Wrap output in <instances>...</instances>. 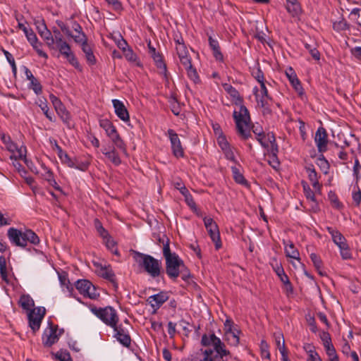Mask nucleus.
<instances>
[{
	"mask_svg": "<svg viewBox=\"0 0 361 361\" xmlns=\"http://www.w3.org/2000/svg\"><path fill=\"white\" fill-rule=\"evenodd\" d=\"M231 171L234 180L242 185L248 186V182L236 166H231Z\"/></svg>",
	"mask_w": 361,
	"mask_h": 361,
	"instance_id": "obj_28",
	"label": "nucleus"
},
{
	"mask_svg": "<svg viewBox=\"0 0 361 361\" xmlns=\"http://www.w3.org/2000/svg\"><path fill=\"white\" fill-rule=\"evenodd\" d=\"M326 229L331 235L333 241L338 245L339 249L341 248L343 245L344 247L348 245L345 237L338 231L335 230L332 227H327Z\"/></svg>",
	"mask_w": 361,
	"mask_h": 361,
	"instance_id": "obj_20",
	"label": "nucleus"
},
{
	"mask_svg": "<svg viewBox=\"0 0 361 361\" xmlns=\"http://www.w3.org/2000/svg\"><path fill=\"white\" fill-rule=\"evenodd\" d=\"M121 52L129 62L135 63L137 66H141L137 55L133 52L130 47H122Z\"/></svg>",
	"mask_w": 361,
	"mask_h": 361,
	"instance_id": "obj_21",
	"label": "nucleus"
},
{
	"mask_svg": "<svg viewBox=\"0 0 361 361\" xmlns=\"http://www.w3.org/2000/svg\"><path fill=\"white\" fill-rule=\"evenodd\" d=\"M102 152L116 166H118L121 163V160L118 157L114 147L110 150H107L106 147L102 149Z\"/></svg>",
	"mask_w": 361,
	"mask_h": 361,
	"instance_id": "obj_22",
	"label": "nucleus"
},
{
	"mask_svg": "<svg viewBox=\"0 0 361 361\" xmlns=\"http://www.w3.org/2000/svg\"><path fill=\"white\" fill-rule=\"evenodd\" d=\"M28 80L30 81L28 87L32 90L36 94H40L42 92V86L38 80L35 76H33Z\"/></svg>",
	"mask_w": 361,
	"mask_h": 361,
	"instance_id": "obj_35",
	"label": "nucleus"
},
{
	"mask_svg": "<svg viewBox=\"0 0 361 361\" xmlns=\"http://www.w3.org/2000/svg\"><path fill=\"white\" fill-rule=\"evenodd\" d=\"M169 244L170 240L169 238H166V240H163V255L165 259L173 255V252H171Z\"/></svg>",
	"mask_w": 361,
	"mask_h": 361,
	"instance_id": "obj_49",
	"label": "nucleus"
},
{
	"mask_svg": "<svg viewBox=\"0 0 361 361\" xmlns=\"http://www.w3.org/2000/svg\"><path fill=\"white\" fill-rule=\"evenodd\" d=\"M329 361H339L338 356L333 344L324 347Z\"/></svg>",
	"mask_w": 361,
	"mask_h": 361,
	"instance_id": "obj_42",
	"label": "nucleus"
},
{
	"mask_svg": "<svg viewBox=\"0 0 361 361\" xmlns=\"http://www.w3.org/2000/svg\"><path fill=\"white\" fill-rule=\"evenodd\" d=\"M82 51L85 54V58L90 65H94L96 63V59L93 54L91 47H82Z\"/></svg>",
	"mask_w": 361,
	"mask_h": 361,
	"instance_id": "obj_38",
	"label": "nucleus"
},
{
	"mask_svg": "<svg viewBox=\"0 0 361 361\" xmlns=\"http://www.w3.org/2000/svg\"><path fill=\"white\" fill-rule=\"evenodd\" d=\"M225 91L233 99H236L235 104H240V111H234L233 114V118L236 124L237 133L243 140H247L251 137L250 123V116L248 109L242 104L243 98L240 97L238 91L232 85L225 83L223 84Z\"/></svg>",
	"mask_w": 361,
	"mask_h": 361,
	"instance_id": "obj_1",
	"label": "nucleus"
},
{
	"mask_svg": "<svg viewBox=\"0 0 361 361\" xmlns=\"http://www.w3.org/2000/svg\"><path fill=\"white\" fill-rule=\"evenodd\" d=\"M38 106L40 107L41 110L44 113V114L46 116V117L51 121L54 122V114L49 111L47 102L42 101L41 99L39 100Z\"/></svg>",
	"mask_w": 361,
	"mask_h": 361,
	"instance_id": "obj_36",
	"label": "nucleus"
},
{
	"mask_svg": "<svg viewBox=\"0 0 361 361\" xmlns=\"http://www.w3.org/2000/svg\"><path fill=\"white\" fill-rule=\"evenodd\" d=\"M56 24L63 33L67 37L68 41L73 42L80 45H87L86 36L82 32L81 26L78 23L73 22L68 24L61 20H57Z\"/></svg>",
	"mask_w": 361,
	"mask_h": 361,
	"instance_id": "obj_5",
	"label": "nucleus"
},
{
	"mask_svg": "<svg viewBox=\"0 0 361 361\" xmlns=\"http://www.w3.org/2000/svg\"><path fill=\"white\" fill-rule=\"evenodd\" d=\"M94 225L97 231L103 239H106L109 235L108 231L103 227L98 219L94 220Z\"/></svg>",
	"mask_w": 361,
	"mask_h": 361,
	"instance_id": "obj_41",
	"label": "nucleus"
},
{
	"mask_svg": "<svg viewBox=\"0 0 361 361\" xmlns=\"http://www.w3.org/2000/svg\"><path fill=\"white\" fill-rule=\"evenodd\" d=\"M302 188H303V192L307 200H310L312 202H316L315 195L314 192L312 190L309 185L305 182H302Z\"/></svg>",
	"mask_w": 361,
	"mask_h": 361,
	"instance_id": "obj_44",
	"label": "nucleus"
},
{
	"mask_svg": "<svg viewBox=\"0 0 361 361\" xmlns=\"http://www.w3.org/2000/svg\"><path fill=\"white\" fill-rule=\"evenodd\" d=\"M212 334L207 336V334H203L201 339V344L203 346H209L212 345L214 347V342L212 341Z\"/></svg>",
	"mask_w": 361,
	"mask_h": 361,
	"instance_id": "obj_59",
	"label": "nucleus"
},
{
	"mask_svg": "<svg viewBox=\"0 0 361 361\" xmlns=\"http://www.w3.org/2000/svg\"><path fill=\"white\" fill-rule=\"evenodd\" d=\"M115 114L123 121L127 123L130 121L129 113L124 104L116 99L112 100Z\"/></svg>",
	"mask_w": 361,
	"mask_h": 361,
	"instance_id": "obj_18",
	"label": "nucleus"
},
{
	"mask_svg": "<svg viewBox=\"0 0 361 361\" xmlns=\"http://www.w3.org/2000/svg\"><path fill=\"white\" fill-rule=\"evenodd\" d=\"M52 51V55L56 57L60 56L66 59L68 63L79 71H82V68L78 62L74 53L72 51L71 47H49Z\"/></svg>",
	"mask_w": 361,
	"mask_h": 361,
	"instance_id": "obj_8",
	"label": "nucleus"
},
{
	"mask_svg": "<svg viewBox=\"0 0 361 361\" xmlns=\"http://www.w3.org/2000/svg\"><path fill=\"white\" fill-rule=\"evenodd\" d=\"M167 135L171 142L173 154L177 158L183 157L184 151L178 135L173 129H169Z\"/></svg>",
	"mask_w": 361,
	"mask_h": 361,
	"instance_id": "obj_12",
	"label": "nucleus"
},
{
	"mask_svg": "<svg viewBox=\"0 0 361 361\" xmlns=\"http://www.w3.org/2000/svg\"><path fill=\"white\" fill-rule=\"evenodd\" d=\"M19 304L23 310L29 312L32 310V307L35 305L33 299L29 295H21L19 300Z\"/></svg>",
	"mask_w": 361,
	"mask_h": 361,
	"instance_id": "obj_25",
	"label": "nucleus"
},
{
	"mask_svg": "<svg viewBox=\"0 0 361 361\" xmlns=\"http://www.w3.org/2000/svg\"><path fill=\"white\" fill-rule=\"evenodd\" d=\"M0 274L3 281L8 282L6 259L4 255L0 256Z\"/></svg>",
	"mask_w": 361,
	"mask_h": 361,
	"instance_id": "obj_39",
	"label": "nucleus"
},
{
	"mask_svg": "<svg viewBox=\"0 0 361 361\" xmlns=\"http://www.w3.org/2000/svg\"><path fill=\"white\" fill-rule=\"evenodd\" d=\"M105 240V244L106 247L111 251V252L114 255H119L118 251L116 248V242L111 238L110 235H109Z\"/></svg>",
	"mask_w": 361,
	"mask_h": 361,
	"instance_id": "obj_47",
	"label": "nucleus"
},
{
	"mask_svg": "<svg viewBox=\"0 0 361 361\" xmlns=\"http://www.w3.org/2000/svg\"><path fill=\"white\" fill-rule=\"evenodd\" d=\"M50 99H51L56 111L57 109H59V108L61 109V108L65 106L63 104V103L61 102V101L54 94L50 95Z\"/></svg>",
	"mask_w": 361,
	"mask_h": 361,
	"instance_id": "obj_62",
	"label": "nucleus"
},
{
	"mask_svg": "<svg viewBox=\"0 0 361 361\" xmlns=\"http://www.w3.org/2000/svg\"><path fill=\"white\" fill-rule=\"evenodd\" d=\"M99 126L105 130L107 136L112 134L113 133H116V127L108 119H101L99 121Z\"/></svg>",
	"mask_w": 361,
	"mask_h": 361,
	"instance_id": "obj_34",
	"label": "nucleus"
},
{
	"mask_svg": "<svg viewBox=\"0 0 361 361\" xmlns=\"http://www.w3.org/2000/svg\"><path fill=\"white\" fill-rule=\"evenodd\" d=\"M340 252L343 259L346 260L352 258V254L348 245L340 248Z\"/></svg>",
	"mask_w": 361,
	"mask_h": 361,
	"instance_id": "obj_56",
	"label": "nucleus"
},
{
	"mask_svg": "<svg viewBox=\"0 0 361 361\" xmlns=\"http://www.w3.org/2000/svg\"><path fill=\"white\" fill-rule=\"evenodd\" d=\"M169 299V293L167 291H160L157 294L149 296L147 302L150 304L154 310V313L162 306V305Z\"/></svg>",
	"mask_w": 361,
	"mask_h": 361,
	"instance_id": "obj_13",
	"label": "nucleus"
},
{
	"mask_svg": "<svg viewBox=\"0 0 361 361\" xmlns=\"http://www.w3.org/2000/svg\"><path fill=\"white\" fill-rule=\"evenodd\" d=\"M317 164L320 168V169L324 172V173H328L330 166L328 161L325 159L323 154H320L319 157L317 158Z\"/></svg>",
	"mask_w": 361,
	"mask_h": 361,
	"instance_id": "obj_40",
	"label": "nucleus"
},
{
	"mask_svg": "<svg viewBox=\"0 0 361 361\" xmlns=\"http://www.w3.org/2000/svg\"><path fill=\"white\" fill-rule=\"evenodd\" d=\"M117 341L125 347H129L131 343V338L128 334H118L114 336Z\"/></svg>",
	"mask_w": 361,
	"mask_h": 361,
	"instance_id": "obj_43",
	"label": "nucleus"
},
{
	"mask_svg": "<svg viewBox=\"0 0 361 361\" xmlns=\"http://www.w3.org/2000/svg\"><path fill=\"white\" fill-rule=\"evenodd\" d=\"M148 48L149 53L152 57L155 65L159 70V73L166 76L167 73V68L166 64L164 62L163 55L161 53L157 51L154 47H148Z\"/></svg>",
	"mask_w": 361,
	"mask_h": 361,
	"instance_id": "obj_15",
	"label": "nucleus"
},
{
	"mask_svg": "<svg viewBox=\"0 0 361 361\" xmlns=\"http://www.w3.org/2000/svg\"><path fill=\"white\" fill-rule=\"evenodd\" d=\"M73 164H74V166H73L72 168H75L80 171H85L88 169L90 162L89 161H79L78 159H75V160H73Z\"/></svg>",
	"mask_w": 361,
	"mask_h": 361,
	"instance_id": "obj_52",
	"label": "nucleus"
},
{
	"mask_svg": "<svg viewBox=\"0 0 361 361\" xmlns=\"http://www.w3.org/2000/svg\"><path fill=\"white\" fill-rule=\"evenodd\" d=\"M286 9L293 16H297L300 11V5L298 0H286Z\"/></svg>",
	"mask_w": 361,
	"mask_h": 361,
	"instance_id": "obj_33",
	"label": "nucleus"
},
{
	"mask_svg": "<svg viewBox=\"0 0 361 361\" xmlns=\"http://www.w3.org/2000/svg\"><path fill=\"white\" fill-rule=\"evenodd\" d=\"M180 276L182 279L185 281H187L190 278H191V274L190 270L187 268V267L184 264L183 267H181L180 269Z\"/></svg>",
	"mask_w": 361,
	"mask_h": 361,
	"instance_id": "obj_60",
	"label": "nucleus"
},
{
	"mask_svg": "<svg viewBox=\"0 0 361 361\" xmlns=\"http://www.w3.org/2000/svg\"><path fill=\"white\" fill-rule=\"evenodd\" d=\"M306 171L308 173V178L311 183L318 180L317 173L316 172L313 165H310L305 167Z\"/></svg>",
	"mask_w": 361,
	"mask_h": 361,
	"instance_id": "obj_50",
	"label": "nucleus"
},
{
	"mask_svg": "<svg viewBox=\"0 0 361 361\" xmlns=\"http://www.w3.org/2000/svg\"><path fill=\"white\" fill-rule=\"evenodd\" d=\"M16 19L18 21V27L23 31L28 42L31 44V45H33L37 40L35 33L30 27L29 25L27 23H24L20 22L18 18H17Z\"/></svg>",
	"mask_w": 361,
	"mask_h": 361,
	"instance_id": "obj_19",
	"label": "nucleus"
},
{
	"mask_svg": "<svg viewBox=\"0 0 361 361\" xmlns=\"http://www.w3.org/2000/svg\"><path fill=\"white\" fill-rule=\"evenodd\" d=\"M2 51L4 52L8 62L9 63V64L11 65V66L12 68V72L13 73V75L15 77H16L17 67H16V62H15L13 55L10 52H8V51H6L4 49H2Z\"/></svg>",
	"mask_w": 361,
	"mask_h": 361,
	"instance_id": "obj_45",
	"label": "nucleus"
},
{
	"mask_svg": "<svg viewBox=\"0 0 361 361\" xmlns=\"http://www.w3.org/2000/svg\"><path fill=\"white\" fill-rule=\"evenodd\" d=\"M286 75L287 76L290 83L294 90L298 93L300 96L303 95L304 90L301 83L298 78V76L292 67H289L286 70Z\"/></svg>",
	"mask_w": 361,
	"mask_h": 361,
	"instance_id": "obj_17",
	"label": "nucleus"
},
{
	"mask_svg": "<svg viewBox=\"0 0 361 361\" xmlns=\"http://www.w3.org/2000/svg\"><path fill=\"white\" fill-rule=\"evenodd\" d=\"M204 224L212 240L215 243L216 249L219 250L221 247V242L217 224L209 217L204 218Z\"/></svg>",
	"mask_w": 361,
	"mask_h": 361,
	"instance_id": "obj_11",
	"label": "nucleus"
},
{
	"mask_svg": "<svg viewBox=\"0 0 361 361\" xmlns=\"http://www.w3.org/2000/svg\"><path fill=\"white\" fill-rule=\"evenodd\" d=\"M34 23L36 26V29L37 30L38 33H40L42 31L47 28L44 20L41 17L35 18Z\"/></svg>",
	"mask_w": 361,
	"mask_h": 361,
	"instance_id": "obj_51",
	"label": "nucleus"
},
{
	"mask_svg": "<svg viewBox=\"0 0 361 361\" xmlns=\"http://www.w3.org/2000/svg\"><path fill=\"white\" fill-rule=\"evenodd\" d=\"M7 235L12 245L22 248H25L28 243L37 245L40 242L39 238L31 229L22 231L11 227L8 228Z\"/></svg>",
	"mask_w": 361,
	"mask_h": 361,
	"instance_id": "obj_3",
	"label": "nucleus"
},
{
	"mask_svg": "<svg viewBox=\"0 0 361 361\" xmlns=\"http://www.w3.org/2000/svg\"><path fill=\"white\" fill-rule=\"evenodd\" d=\"M176 51L184 68L192 65L191 54H194L195 52L191 47H176Z\"/></svg>",
	"mask_w": 361,
	"mask_h": 361,
	"instance_id": "obj_16",
	"label": "nucleus"
},
{
	"mask_svg": "<svg viewBox=\"0 0 361 361\" xmlns=\"http://www.w3.org/2000/svg\"><path fill=\"white\" fill-rule=\"evenodd\" d=\"M217 142L221 149L230 146L225 135H221L217 138Z\"/></svg>",
	"mask_w": 361,
	"mask_h": 361,
	"instance_id": "obj_64",
	"label": "nucleus"
},
{
	"mask_svg": "<svg viewBox=\"0 0 361 361\" xmlns=\"http://www.w3.org/2000/svg\"><path fill=\"white\" fill-rule=\"evenodd\" d=\"M185 69L187 72V75L188 78L192 80L195 83H197L200 82V77L197 72V70L192 65H190L187 67H185Z\"/></svg>",
	"mask_w": 361,
	"mask_h": 361,
	"instance_id": "obj_37",
	"label": "nucleus"
},
{
	"mask_svg": "<svg viewBox=\"0 0 361 361\" xmlns=\"http://www.w3.org/2000/svg\"><path fill=\"white\" fill-rule=\"evenodd\" d=\"M252 75L259 83L264 82V73L261 70L259 63H257V68L252 71Z\"/></svg>",
	"mask_w": 361,
	"mask_h": 361,
	"instance_id": "obj_48",
	"label": "nucleus"
},
{
	"mask_svg": "<svg viewBox=\"0 0 361 361\" xmlns=\"http://www.w3.org/2000/svg\"><path fill=\"white\" fill-rule=\"evenodd\" d=\"M53 32L54 42L56 44V45H68V44L63 40L62 35L59 30H54Z\"/></svg>",
	"mask_w": 361,
	"mask_h": 361,
	"instance_id": "obj_54",
	"label": "nucleus"
},
{
	"mask_svg": "<svg viewBox=\"0 0 361 361\" xmlns=\"http://www.w3.org/2000/svg\"><path fill=\"white\" fill-rule=\"evenodd\" d=\"M57 114L61 118V119L63 121V122L66 125V126L68 128H72L71 125V116L69 111L66 109L65 106L62 108H59V109H57L56 111Z\"/></svg>",
	"mask_w": 361,
	"mask_h": 361,
	"instance_id": "obj_26",
	"label": "nucleus"
},
{
	"mask_svg": "<svg viewBox=\"0 0 361 361\" xmlns=\"http://www.w3.org/2000/svg\"><path fill=\"white\" fill-rule=\"evenodd\" d=\"M261 355L263 358L270 359V353L268 350V344L266 341H262L260 345Z\"/></svg>",
	"mask_w": 361,
	"mask_h": 361,
	"instance_id": "obj_57",
	"label": "nucleus"
},
{
	"mask_svg": "<svg viewBox=\"0 0 361 361\" xmlns=\"http://www.w3.org/2000/svg\"><path fill=\"white\" fill-rule=\"evenodd\" d=\"M63 333V329H59L58 325H55L51 322H49L48 327L44 329L42 337L43 345L45 348L51 347L58 342L59 338Z\"/></svg>",
	"mask_w": 361,
	"mask_h": 361,
	"instance_id": "obj_7",
	"label": "nucleus"
},
{
	"mask_svg": "<svg viewBox=\"0 0 361 361\" xmlns=\"http://www.w3.org/2000/svg\"><path fill=\"white\" fill-rule=\"evenodd\" d=\"M285 245V252L288 257H290L300 261V253L298 250L295 247L294 244L292 242H289L288 244Z\"/></svg>",
	"mask_w": 361,
	"mask_h": 361,
	"instance_id": "obj_27",
	"label": "nucleus"
},
{
	"mask_svg": "<svg viewBox=\"0 0 361 361\" xmlns=\"http://www.w3.org/2000/svg\"><path fill=\"white\" fill-rule=\"evenodd\" d=\"M91 286H92V283L86 279H80L78 280L75 283V288L79 291V293L85 297L89 292Z\"/></svg>",
	"mask_w": 361,
	"mask_h": 361,
	"instance_id": "obj_23",
	"label": "nucleus"
},
{
	"mask_svg": "<svg viewBox=\"0 0 361 361\" xmlns=\"http://www.w3.org/2000/svg\"><path fill=\"white\" fill-rule=\"evenodd\" d=\"M133 258L152 277L156 278L161 274V262L152 256L133 250Z\"/></svg>",
	"mask_w": 361,
	"mask_h": 361,
	"instance_id": "obj_4",
	"label": "nucleus"
},
{
	"mask_svg": "<svg viewBox=\"0 0 361 361\" xmlns=\"http://www.w3.org/2000/svg\"><path fill=\"white\" fill-rule=\"evenodd\" d=\"M100 275L102 278L109 281L112 284L115 290L118 288V283L116 279L114 272L106 267L101 269Z\"/></svg>",
	"mask_w": 361,
	"mask_h": 361,
	"instance_id": "obj_24",
	"label": "nucleus"
},
{
	"mask_svg": "<svg viewBox=\"0 0 361 361\" xmlns=\"http://www.w3.org/2000/svg\"><path fill=\"white\" fill-rule=\"evenodd\" d=\"M221 150L223 151V152H224V154L225 155V157L227 159H228V160H230V161H233L234 163L237 162V161L235 159V155H234V153H233V149L231 147V146H228V147H226V148H224V149H223Z\"/></svg>",
	"mask_w": 361,
	"mask_h": 361,
	"instance_id": "obj_53",
	"label": "nucleus"
},
{
	"mask_svg": "<svg viewBox=\"0 0 361 361\" xmlns=\"http://www.w3.org/2000/svg\"><path fill=\"white\" fill-rule=\"evenodd\" d=\"M39 35L42 39H44L47 45H51L53 43H54L53 35L48 30V28H46L44 30L42 31L40 33H39Z\"/></svg>",
	"mask_w": 361,
	"mask_h": 361,
	"instance_id": "obj_46",
	"label": "nucleus"
},
{
	"mask_svg": "<svg viewBox=\"0 0 361 361\" xmlns=\"http://www.w3.org/2000/svg\"><path fill=\"white\" fill-rule=\"evenodd\" d=\"M320 338L323 342L324 347L332 344L330 334L327 331H322L320 334Z\"/></svg>",
	"mask_w": 361,
	"mask_h": 361,
	"instance_id": "obj_55",
	"label": "nucleus"
},
{
	"mask_svg": "<svg viewBox=\"0 0 361 361\" xmlns=\"http://www.w3.org/2000/svg\"><path fill=\"white\" fill-rule=\"evenodd\" d=\"M310 259H311L314 266L315 267V268L319 271L322 264V261L320 257H319L315 253H312V254H310Z\"/></svg>",
	"mask_w": 361,
	"mask_h": 361,
	"instance_id": "obj_58",
	"label": "nucleus"
},
{
	"mask_svg": "<svg viewBox=\"0 0 361 361\" xmlns=\"http://www.w3.org/2000/svg\"><path fill=\"white\" fill-rule=\"evenodd\" d=\"M50 99H51L56 111L57 109H59V108L61 109V108L65 106L63 104V103L61 102V101L54 94L50 95Z\"/></svg>",
	"mask_w": 361,
	"mask_h": 361,
	"instance_id": "obj_61",
	"label": "nucleus"
},
{
	"mask_svg": "<svg viewBox=\"0 0 361 361\" xmlns=\"http://www.w3.org/2000/svg\"><path fill=\"white\" fill-rule=\"evenodd\" d=\"M108 39L111 40L110 43H114L115 45H127V42L123 39V36L119 32H114L107 36ZM106 43H109L107 42Z\"/></svg>",
	"mask_w": 361,
	"mask_h": 361,
	"instance_id": "obj_29",
	"label": "nucleus"
},
{
	"mask_svg": "<svg viewBox=\"0 0 361 361\" xmlns=\"http://www.w3.org/2000/svg\"><path fill=\"white\" fill-rule=\"evenodd\" d=\"M240 333L239 330L235 329L231 333L225 334L226 340L228 344L233 346H237L239 344L240 338L238 334Z\"/></svg>",
	"mask_w": 361,
	"mask_h": 361,
	"instance_id": "obj_31",
	"label": "nucleus"
},
{
	"mask_svg": "<svg viewBox=\"0 0 361 361\" xmlns=\"http://www.w3.org/2000/svg\"><path fill=\"white\" fill-rule=\"evenodd\" d=\"M165 260L166 274L171 279L176 280L180 276V269L184 267V262L175 252Z\"/></svg>",
	"mask_w": 361,
	"mask_h": 361,
	"instance_id": "obj_9",
	"label": "nucleus"
},
{
	"mask_svg": "<svg viewBox=\"0 0 361 361\" xmlns=\"http://www.w3.org/2000/svg\"><path fill=\"white\" fill-rule=\"evenodd\" d=\"M314 142L319 152L323 153L327 150L328 134L324 128L319 127L317 130L314 136Z\"/></svg>",
	"mask_w": 361,
	"mask_h": 361,
	"instance_id": "obj_14",
	"label": "nucleus"
},
{
	"mask_svg": "<svg viewBox=\"0 0 361 361\" xmlns=\"http://www.w3.org/2000/svg\"><path fill=\"white\" fill-rule=\"evenodd\" d=\"M108 137L111 140L112 142L115 145V146L120 149L123 150V152L126 151V145L123 142V140L120 137L119 134L118 133L117 130H116V133H113L112 134L109 135Z\"/></svg>",
	"mask_w": 361,
	"mask_h": 361,
	"instance_id": "obj_32",
	"label": "nucleus"
},
{
	"mask_svg": "<svg viewBox=\"0 0 361 361\" xmlns=\"http://www.w3.org/2000/svg\"><path fill=\"white\" fill-rule=\"evenodd\" d=\"M212 338L214 348L200 349V354L202 357H195L192 359V361H228L224 357L230 355V351L226 349L225 344L214 334H212Z\"/></svg>",
	"mask_w": 361,
	"mask_h": 361,
	"instance_id": "obj_2",
	"label": "nucleus"
},
{
	"mask_svg": "<svg viewBox=\"0 0 361 361\" xmlns=\"http://www.w3.org/2000/svg\"><path fill=\"white\" fill-rule=\"evenodd\" d=\"M50 99H51L56 111L57 109H59V108L61 109V108L65 106L63 104V103L61 102V101L54 94L50 95Z\"/></svg>",
	"mask_w": 361,
	"mask_h": 361,
	"instance_id": "obj_63",
	"label": "nucleus"
},
{
	"mask_svg": "<svg viewBox=\"0 0 361 361\" xmlns=\"http://www.w3.org/2000/svg\"><path fill=\"white\" fill-rule=\"evenodd\" d=\"M275 264L271 263V267L282 282L283 280H286L288 276L286 274L284 269L281 263H279L276 259H274Z\"/></svg>",
	"mask_w": 361,
	"mask_h": 361,
	"instance_id": "obj_30",
	"label": "nucleus"
},
{
	"mask_svg": "<svg viewBox=\"0 0 361 361\" xmlns=\"http://www.w3.org/2000/svg\"><path fill=\"white\" fill-rule=\"evenodd\" d=\"M46 310L44 307H38L28 312L29 326L34 334L40 328L42 321L45 315Z\"/></svg>",
	"mask_w": 361,
	"mask_h": 361,
	"instance_id": "obj_10",
	"label": "nucleus"
},
{
	"mask_svg": "<svg viewBox=\"0 0 361 361\" xmlns=\"http://www.w3.org/2000/svg\"><path fill=\"white\" fill-rule=\"evenodd\" d=\"M90 309L97 317L110 327L116 326V323H118L119 321L116 310L111 306L97 307L92 305L90 307Z\"/></svg>",
	"mask_w": 361,
	"mask_h": 361,
	"instance_id": "obj_6",
	"label": "nucleus"
}]
</instances>
